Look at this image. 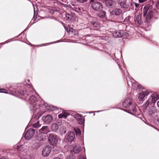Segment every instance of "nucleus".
I'll return each mask as SVG.
<instances>
[{
    "label": "nucleus",
    "instance_id": "nucleus-3",
    "mask_svg": "<svg viewBox=\"0 0 159 159\" xmlns=\"http://www.w3.org/2000/svg\"><path fill=\"white\" fill-rule=\"evenodd\" d=\"M158 99V95L157 93H152L145 103V106L154 104L156 101Z\"/></svg>",
    "mask_w": 159,
    "mask_h": 159
},
{
    "label": "nucleus",
    "instance_id": "nucleus-50",
    "mask_svg": "<svg viewBox=\"0 0 159 159\" xmlns=\"http://www.w3.org/2000/svg\"><path fill=\"white\" fill-rule=\"evenodd\" d=\"M137 88H139V89H140V86L139 85H138V84L137 85Z\"/></svg>",
    "mask_w": 159,
    "mask_h": 159
},
{
    "label": "nucleus",
    "instance_id": "nucleus-40",
    "mask_svg": "<svg viewBox=\"0 0 159 159\" xmlns=\"http://www.w3.org/2000/svg\"><path fill=\"white\" fill-rule=\"evenodd\" d=\"M34 16H37L38 14V12L37 11H35L34 9Z\"/></svg>",
    "mask_w": 159,
    "mask_h": 159
},
{
    "label": "nucleus",
    "instance_id": "nucleus-13",
    "mask_svg": "<svg viewBox=\"0 0 159 159\" xmlns=\"http://www.w3.org/2000/svg\"><path fill=\"white\" fill-rule=\"evenodd\" d=\"M72 149L70 150L71 152H74V153H78L81 150V148L79 145H76L75 146H70L69 147Z\"/></svg>",
    "mask_w": 159,
    "mask_h": 159
},
{
    "label": "nucleus",
    "instance_id": "nucleus-31",
    "mask_svg": "<svg viewBox=\"0 0 159 159\" xmlns=\"http://www.w3.org/2000/svg\"><path fill=\"white\" fill-rule=\"evenodd\" d=\"M77 120L79 122V124H82L83 123V120L82 116H81L80 118L79 119H78V120Z\"/></svg>",
    "mask_w": 159,
    "mask_h": 159
},
{
    "label": "nucleus",
    "instance_id": "nucleus-14",
    "mask_svg": "<svg viewBox=\"0 0 159 159\" xmlns=\"http://www.w3.org/2000/svg\"><path fill=\"white\" fill-rule=\"evenodd\" d=\"M126 0H119L118 4L121 8H128L129 7L128 4L126 3Z\"/></svg>",
    "mask_w": 159,
    "mask_h": 159
},
{
    "label": "nucleus",
    "instance_id": "nucleus-10",
    "mask_svg": "<svg viewBox=\"0 0 159 159\" xmlns=\"http://www.w3.org/2000/svg\"><path fill=\"white\" fill-rule=\"evenodd\" d=\"M122 13V11L120 9L115 8L110 11L111 15L115 16H119Z\"/></svg>",
    "mask_w": 159,
    "mask_h": 159
},
{
    "label": "nucleus",
    "instance_id": "nucleus-23",
    "mask_svg": "<svg viewBox=\"0 0 159 159\" xmlns=\"http://www.w3.org/2000/svg\"><path fill=\"white\" fill-rule=\"evenodd\" d=\"M46 108L50 111L55 110L57 109V108L52 105H48L47 104H45Z\"/></svg>",
    "mask_w": 159,
    "mask_h": 159
},
{
    "label": "nucleus",
    "instance_id": "nucleus-8",
    "mask_svg": "<svg viewBox=\"0 0 159 159\" xmlns=\"http://www.w3.org/2000/svg\"><path fill=\"white\" fill-rule=\"evenodd\" d=\"M42 118L44 123L48 124L51 122L53 119V117L51 115H48L45 116H43Z\"/></svg>",
    "mask_w": 159,
    "mask_h": 159
},
{
    "label": "nucleus",
    "instance_id": "nucleus-43",
    "mask_svg": "<svg viewBox=\"0 0 159 159\" xmlns=\"http://www.w3.org/2000/svg\"><path fill=\"white\" fill-rule=\"evenodd\" d=\"M139 4L135 3V6L136 7H138L139 6Z\"/></svg>",
    "mask_w": 159,
    "mask_h": 159
},
{
    "label": "nucleus",
    "instance_id": "nucleus-18",
    "mask_svg": "<svg viewBox=\"0 0 159 159\" xmlns=\"http://www.w3.org/2000/svg\"><path fill=\"white\" fill-rule=\"evenodd\" d=\"M47 136L45 134L38 133L37 139L40 141H44L46 139Z\"/></svg>",
    "mask_w": 159,
    "mask_h": 159
},
{
    "label": "nucleus",
    "instance_id": "nucleus-45",
    "mask_svg": "<svg viewBox=\"0 0 159 159\" xmlns=\"http://www.w3.org/2000/svg\"><path fill=\"white\" fill-rule=\"evenodd\" d=\"M17 150H19V149H20V148L21 147V146H18V145L17 146Z\"/></svg>",
    "mask_w": 159,
    "mask_h": 159
},
{
    "label": "nucleus",
    "instance_id": "nucleus-25",
    "mask_svg": "<svg viewBox=\"0 0 159 159\" xmlns=\"http://www.w3.org/2000/svg\"><path fill=\"white\" fill-rule=\"evenodd\" d=\"M114 2L112 0H106V3L108 7H111L114 4Z\"/></svg>",
    "mask_w": 159,
    "mask_h": 159
},
{
    "label": "nucleus",
    "instance_id": "nucleus-38",
    "mask_svg": "<svg viewBox=\"0 0 159 159\" xmlns=\"http://www.w3.org/2000/svg\"><path fill=\"white\" fill-rule=\"evenodd\" d=\"M42 112H41V113L40 114H39V113H38L37 115L38 118L37 119H38L39 118V117H40L42 116Z\"/></svg>",
    "mask_w": 159,
    "mask_h": 159
},
{
    "label": "nucleus",
    "instance_id": "nucleus-16",
    "mask_svg": "<svg viewBox=\"0 0 159 159\" xmlns=\"http://www.w3.org/2000/svg\"><path fill=\"white\" fill-rule=\"evenodd\" d=\"M89 20L93 27H97L98 26V25L96 22L97 19L95 17H89Z\"/></svg>",
    "mask_w": 159,
    "mask_h": 159
},
{
    "label": "nucleus",
    "instance_id": "nucleus-30",
    "mask_svg": "<svg viewBox=\"0 0 159 159\" xmlns=\"http://www.w3.org/2000/svg\"><path fill=\"white\" fill-rule=\"evenodd\" d=\"M33 125L34 128H37L39 127L40 126L39 121H38L37 122L33 124Z\"/></svg>",
    "mask_w": 159,
    "mask_h": 159
},
{
    "label": "nucleus",
    "instance_id": "nucleus-47",
    "mask_svg": "<svg viewBox=\"0 0 159 159\" xmlns=\"http://www.w3.org/2000/svg\"><path fill=\"white\" fill-rule=\"evenodd\" d=\"M53 159H62L59 158V157H55V158H54Z\"/></svg>",
    "mask_w": 159,
    "mask_h": 159
},
{
    "label": "nucleus",
    "instance_id": "nucleus-11",
    "mask_svg": "<svg viewBox=\"0 0 159 159\" xmlns=\"http://www.w3.org/2000/svg\"><path fill=\"white\" fill-rule=\"evenodd\" d=\"M49 132L48 126H43L39 129L38 133L46 135Z\"/></svg>",
    "mask_w": 159,
    "mask_h": 159
},
{
    "label": "nucleus",
    "instance_id": "nucleus-32",
    "mask_svg": "<svg viewBox=\"0 0 159 159\" xmlns=\"http://www.w3.org/2000/svg\"><path fill=\"white\" fill-rule=\"evenodd\" d=\"M77 2L80 3H84L86 2L88 0H76Z\"/></svg>",
    "mask_w": 159,
    "mask_h": 159
},
{
    "label": "nucleus",
    "instance_id": "nucleus-33",
    "mask_svg": "<svg viewBox=\"0 0 159 159\" xmlns=\"http://www.w3.org/2000/svg\"><path fill=\"white\" fill-rule=\"evenodd\" d=\"M129 86H130L131 85H132V87H134V84H133L131 81L127 82Z\"/></svg>",
    "mask_w": 159,
    "mask_h": 159
},
{
    "label": "nucleus",
    "instance_id": "nucleus-20",
    "mask_svg": "<svg viewBox=\"0 0 159 159\" xmlns=\"http://www.w3.org/2000/svg\"><path fill=\"white\" fill-rule=\"evenodd\" d=\"M66 123L61 124V127L60 129V131L61 134H64L66 132Z\"/></svg>",
    "mask_w": 159,
    "mask_h": 159
},
{
    "label": "nucleus",
    "instance_id": "nucleus-54",
    "mask_svg": "<svg viewBox=\"0 0 159 159\" xmlns=\"http://www.w3.org/2000/svg\"><path fill=\"white\" fill-rule=\"evenodd\" d=\"M98 111V112H99V111Z\"/></svg>",
    "mask_w": 159,
    "mask_h": 159
},
{
    "label": "nucleus",
    "instance_id": "nucleus-19",
    "mask_svg": "<svg viewBox=\"0 0 159 159\" xmlns=\"http://www.w3.org/2000/svg\"><path fill=\"white\" fill-rule=\"evenodd\" d=\"M31 93H27V94L29 96L28 98L32 102L35 103L37 101V98L35 96H34V95L31 96Z\"/></svg>",
    "mask_w": 159,
    "mask_h": 159
},
{
    "label": "nucleus",
    "instance_id": "nucleus-53",
    "mask_svg": "<svg viewBox=\"0 0 159 159\" xmlns=\"http://www.w3.org/2000/svg\"><path fill=\"white\" fill-rule=\"evenodd\" d=\"M118 65L119 66V67L120 68V66H119V64H118Z\"/></svg>",
    "mask_w": 159,
    "mask_h": 159
},
{
    "label": "nucleus",
    "instance_id": "nucleus-48",
    "mask_svg": "<svg viewBox=\"0 0 159 159\" xmlns=\"http://www.w3.org/2000/svg\"><path fill=\"white\" fill-rule=\"evenodd\" d=\"M66 31L68 32H70V31H69V28H67L66 29Z\"/></svg>",
    "mask_w": 159,
    "mask_h": 159
},
{
    "label": "nucleus",
    "instance_id": "nucleus-52",
    "mask_svg": "<svg viewBox=\"0 0 159 159\" xmlns=\"http://www.w3.org/2000/svg\"><path fill=\"white\" fill-rule=\"evenodd\" d=\"M125 71H126V72H127V70H126V69H125Z\"/></svg>",
    "mask_w": 159,
    "mask_h": 159
},
{
    "label": "nucleus",
    "instance_id": "nucleus-27",
    "mask_svg": "<svg viewBox=\"0 0 159 159\" xmlns=\"http://www.w3.org/2000/svg\"><path fill=\"white\" fill-rule=\"evenodd\" d=\"M106 13L105 11H101L98 13V16L99 17L103 18L106 16Z\"/></svg>",
    "mask_w": 159,
    "mask_h": 159
},
{
    "label": "nucleus",
    "instance_id": "nucleus-49",
    "mask_svg": "<svg viewBox=\"0 0 159 159\" xmlns=\"http://www.w3.org/2000/svg\"><path fill=\"white\" fill-rule=\"evenodd\" d=\"M157 106L159 107V101H158L157 102Z\"/></svg>",
    "mask_w": 159,
    "mask_h": 159
},
{
    "label": "nucleus",
    "instance_id": "nucleus-55",
    "mask_svg": "<svg viewBox=\"0 0 159 159\" xmlns=\"http://www.w3.org/2000/svg\"><path fill=\"white\" fill-rule=\"evenodd\" d=\"M30 81V80H28V81L29 82Z\"/></svg>",
    "mask_w": 159,
    "mask_h": 159
},
{
    "label": "nucleus",
    "instance_id": "nucleus-17",
    "mask_svg": "<svg viewBox=\"0 0 159 159\" xmlns=\"http://www.w3.org/2000/svg\"><path fill=\"white\" fill-rule=\"evenodd\" d=\"M112 35L115 38H120L123 35V31H114L112 33Z\"/></svg>",
    "mask_w": 159,
    "mask_h": 159
},
{
    "label": "nucleus",
    "instance_id": "nucleus-35",
    "mask_svg": "<svg viewBox=\"0 0 159 159\" xmlns=\"http://www.w3.org/2000/svg\"><path fill=\"white\" fill-rule=\"evenodd\" d=\"M75 30H74L72 28L70 27L69 28V31L70 32H73L75 31Z\"/></svg>",
    "mask_w": 159,
    "mask_h": 159
},
{
    "label": "nucleus",
    "instance_id": "nucleus-36",
    "mask_svg": "<svg viewBox=\"0 0 159 159\" xmlns=\"http://www.w3.org/2000/svg\"><path fill=\"white\" fill-rule=\"evenodd\" d=\"M75 133L77 134H80L81 133L79 129L76 130L75 131Z\"/></svg>",
    "mask_w": 159,
    "mask_h": 159
},
{
    "label": "nucleus",
    "instance_id": "nucleus-24",
    "mask_svg": "<svg viewBox=\"0 0 159 159\" xmlns=\"http://www.w3.org/2000/svg\"><path fill=\"white\" fill-rule=\"evenodd\" d=\"M135 21H137L138 24L140 25L142 23L141 20V15L140 14L137 16Z\"/></svg>",
    "mask_w": 159,
    "mask_h": 159
},
{
    "label": "nucleus",
    "instance_id": "nucleus-22",
    "mask_svg": "<svg viewBox=\"0 0 159 159\" xmlns=\"http://www.w3.org/2000/svg\"><path fill=\"white\" fill-rule=\"evenodd\" d=\"M59 126L57 123H54L52 125L51 128L52 131L56 132L58 129Z\"/></svg>",
    "mask_w": 159,
    "mask_h": 159
},
{
    "label": "nucleus",
    "instance_id": "nucleus-21",
    "mask_svg": "<svg viewBox=\"0 0 159 159\" xmlns=\"http://www.w3.org/2000/svg\"><path fill=\"white\" fill-rule=\"evenodd\" d=\"M70 115V114L67 111H63L62 113L58 115V117L59 118H64V119H66L67 117Z\"/></svg>",
    "mask_w": 159,
    "mask_h": 159
},
{
    "label": "nucleus",
    "instance_id": "nucleus-2",
    "mask_svg": "<svg viewBox=\"0 0 159 159\" xmlns=\"http://www.w3.org/2000/svg\"><path fill=\"white\" fill-rule=\"evenodd\" d=\"M154 104L152 105L145 106V103L144 105V111L146 112L149 116H152L158 111L156 109V107L154 106Z\"/></svg>",
    "mask_w": 159,
    "mask_h": 159
},
{
    "label": "nucleus",
    "instance_id": "nucleus-9",
    "mask_svg": "<svg viewBox=\"0 0 159 159\" xmlns=\"http://www.w3.org/2000/svg\"><path fill=\"white\" fill-rule=\"evenodd\" d=\"M51 148L49 146H47L43 149L42 154L45 157H47L50 153Z\"/></svg>",
    "mask_w": 159,
    "mask_h": 159
},
{
    "label": "nucleus",
    "instance_id": "nucleus-46",
    "mask_svg": "<svg viewBox=\"0 0 159 159\" xmlns=\"http://www.w3.org/2000/svg\"><path fill=\"white\" fill-rule=\"evenodd\" d=\"M32 91L31 93H32V92H33V93H36V91H35V90L34 89H33V88H32Z\"/></svg>",
    "mask_w": 159,
    "mask_h": 159
},
{
    "label": "nucleus",
    "instance_id": "nucleus-41",
    "mask_svg": "<svg viewBox=\"0 0 159 159\" xmlns=\"http://www.w3.org/2000/svg\"><path fill=\"white\" fill-rule=\"evenodd\" d=\"M67 159H73V157L71 155H70Z\"/></svg>",
    "mask_w": 159,
    "mask_h": 159
},
{
    "label": "nucleus",
    "instance_id": "nucleus-37",
    "mask_svg": "<svg viewBox=\"0 0 159 159\" xmlns=\"http://www.w3.org/2000/svg\"><path fill=\"white\" fill-rule=\"evenodd\" d=\"M156 7L159 9V0L157 2L156 4Z\"/></svg>",
    "mask_w": 159,
    "mask_h": 159
},
{
    "label": "nucleus",
    "instance_id": "nucleus-5",
    "mask_svg": "<svg viewBox=\"0 0 159 159\" xmlns=\"http://www.w3.org/2000/svg\"><path fill=\"white\" fill-rule=\"evenodd\" d=\"M48 140L50 143L52 145L56 144L58 142L57 137L53 134H50L49 135Z\"/></svg>",
    "mask_w": 159,
    "mask_h": 159
},
{
    "label": "nucleus",
    "instance_id": "nucleus-12",
    "mask_svg": "<svg viewBox=\"0 0 159 159\" xmlns=\"http://www.w3.org/2000/svg\"><path fill=\"white\" fill-rule=\"evenodd\" d=\"M149 94V92L148 91H142L139 93V99L140 101H143L144 98Z\"/></svg>",
    "mask_w": 159,
    "mask_h": 159
},
{
    "label": "nucleus",
    "instance_id": "nucleus-39",
    "mask_svg": "<svg viewBox=\"0 0 159 159\" xmlns=\"http://www.w3.org/2000/svg\"><path fill=\"white\" fill-rule=\"evenodd\" d=\"M57 123H58V125H61V121L60 120H58L57 121Z\"/></svg>",
    "mask_w": 159,
    "mask_h": 159
},
{
    "label": "nucleus",
    "instance_id": "nucleus-7",
    "mask_svg": "<svg viewBox=\"0 0 159 159\" xmlns=\"http://www.w3.org/2000/svg\"><path fill=\"white\" fill-rule=\"evenodd\" d=\"M75 136V133L74 132H68L66 135V139L70 142H72L74 139Z\"/></svg>",
    "mask_w": 159,
    "mask_h": 159
},
{
    "label": "nucleus",
    "instance_id": "nucleus-29",
    "mask_svg": "<svg viewBox=\"0 0 159 159\" xmlns=\"http://www.w3.org/2000/svg\"><path fill=\"white\" fill-rule=\"evenodd\" d=\"M82 116L81 115L79 114H75L74 115V117L77 120H78V119H79L80 118V117Z\"/></svg>",
    "mask_w": 159,
    "mask_h": 159
},
{
    "label": "nucleus",
    "instance_id": "nucleus-34",
    "mask_svg": "<svg viewBox=\"0 0 159 159\" xmlns=\"http://www.w3.org/2000/svg\"><path fill=\"white\" fill-rule=\"evenodd\" d=\"M6 90L4 89H0V92L1 93H7V92H6Z\"/></svg>",
    "mask_w": 159,
    "mask_h": 159
},
{
    "label": "nucleus",
    "instance_id": "nucleus-26",
    "mask_svg": "<svg viewBox=\"0 0 159 159\" xmlns=\"http://www.w3.org/2000/svg\"><path fill=\"white\" fill-rule=\"evenodd\" d=\"M136 109L134 106H133L131 109L129 110V112L133 115L135 114L136 112Z\"/></svg>",
    "mask_w": 159,
    "mask_h": 159
},
{
    "label": "nucleus",
    "instance_id": "nucleus-44",
    "mask_svg": "<svg viewBox=\"0 0 159 159\" xmlns=\"http://www.w3.org/2000/svg\"><path fill=\"white\" fill-rule=\"evenodd\" d=\"M139 2L140 3H143L145 1L144 0H139Z\"/></svg>",
    "mask_w": 159,
    "mask_h": 159
},
{
    "label": "nucleus",
    "instance_id": "nucleus-42",
    "mask_svg": "<svg viewBox=\"0 0 159 159\" xmlns=\"http://www.w3.org/2000/svg\"><path fill=\"white\" fill-rule=\"evenodd\" d=\"M21 159H27V156H24L23 157H21Z\"/></svg>",
    "mask_w": 159,
    "mask_h": 159
},
{
    "label": "nucleus",
    "instance_id": "nucleus-28",
    "mask_svg": "<svg viewBox=\"0 0 159 159\" xmlns=\"http://www.w3.org/2000/svg\"><path fill=\"white\" fill-rule=\"evenodd\" d=\"M30 108L31 111H34L37 109V107L35 104L34 103H31L30 105Z\"/></svg>",
    "mask_w": 159,
    "mask_h": 159
},
{
    "label": "nucleus",
    "instance_id": "nucleus-4",
    "mask_svg": "<svg viewBox=\"0 0 159 159\" xmlns=\"http://www.w3.org/2000/svg\"><path fill=\"white\" fill-rule=\"evenodd\" d=\"M92 2L91 6L92 8L96 11H99L102 8L101 3L99 2L94 1L93 0H90Z\"/></svg>",
    "mask_w": 159,
    "mask_h": 159
},
{
    "label": "nucleus",
    "instance_id": "nucleus-6",
    "mask_svg": "<svg viewBox=\"0 0 159 159\" xmlns=\"http://www.w3.org/2000/svg\"><path fill=\"white\" fill-rule=\"evenodd\" d=\"M35 130L33 129H29L26 132L25 135V138L26 139H31L35 134Z\"/></svg>",
    "mask_w": 159,
    "mask_h": 159
},
{
    "label": "nucleus",
    "instance_id": "nucleus-51",
    "mask_svg": "<svg viewBox=\"0 0 159 159\" xmlns=\"http://www.w3.org/2000/svg\"><path fill=\"white\" fill-rule=\"evenodd\" d=\"M124 74H125V70H124V71L123 72Z\"/></svg>",
    "mask_w": 159,
    "mask_h": 159
},
{
    "label": "nucleus",
    "instance_id": "nucleus-15",
    "mask_svg": "<svg viewBox=\"0 0 159 159\" xmlns=\"http://www.w3.org/2000/svg\"><path fill=\"white\" fill-rule=\"evenodd\" d=\"M131 103V98H126L123 103L122 105L125 107H128L130 106Z\"/></svg>",
    "mask_w": 159,
    "mask_h": 159
},
{
    "label": "nucleus",
    "instance_id": "nucleus-1",
    "mask_svg": "<svg viewBox=\"0 0 159 159\" xmlns=\"http://www.w3.org/2000/svg\"><path fill=\"white\" fill-rule=\"evenodd\" d=\"M149 5L145 6L143 9V15L146 18V21L149 23L150 20L153 17L154 12Z\"/></svg>",
    "mask_w": 159,
    "mask_h": 159
}]
</instances>
